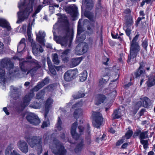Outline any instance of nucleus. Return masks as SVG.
Listing matches in <instances>:
<instances>
[{
	"label": "nucleus",
	"mask_w": 155,
	"mask_h": 155,
	"mask_svg": "<svg viewBox=\"0 0 155 155\" xmlns=\"http://www.w3.org/2000/svg\"><path fill=\"white\" fill-rule=\"evenodd\" d=\"M29 0V2L28 4L26 3V0H20L21 2L18 3V7L20 11L17 13L18 20L17 23H19L27 19L33 11L34 0Z\"/></svg>",
	"instance_id": "obj_1"
},
{
	"label": "nucleus",
	"mask_w": 155,
	"mask_h": 155,
	"mask_svg": "<svg viewBox=\"0 0 155 155\" xmlns=\"http://www.w3.org/2000/svg\"><path fill=\"white\" fill-rule=\"evenodd\" d=\"M0 81L2 84H5V82L4 68L6 67L9 75L15 77L17 76L18 74V71L14 67L13 64L9 59L5 58L2 59L0 61Z\"/></svg>",
	"instance_id": "obj_2"
},
{
	"label": "nucleus",
	"mask_w": 155,
	"mask_h": 155,
	"mask_svg": "<svg viewBox=\"0 0 155 155\" xmlns=\"http://www.w3.org/2000/svg\"><path fill=\"white\" fill-rule=\"evenodd\" d=\"M40 64V62L34 59L31 61H25L21 59L19 62L21 70L24 72L28 71L27 74L31 72L35 71L40 68L41 67Z\"/></svg>",
	"instance_id": "obj_3"
},
{
	"label": "nucleus",
	"mask_w": 155,
	"mask_h": 155,
	"mask_svg": "<svg viewBox=\"0 0 155 155\" xmlns=\"http://www.w3.org/2000/svg\"><path fill=\"white\" fill-rule=\"evenodd\" d=\"M139 35L138 34L136 35L130 43V54L127 61L128 63L131 61L132 62L134 61V58L136 57L140 50L138 43L137 41Z\"/></svg>",
	"instance_id": "obj_4"
},
{
	"label": "nucleus",
	"mask_w": 155,
	"mask_h": 155,
	"mask_svg": "<svg viewBox=\"0 0 155 155\" xmlns=\"http://www.w3.org/2000/svg\"><path fill=\"white\" fill-rule=\"evenodd\" d=\"M26 140L32 148L37 147V153L40 154L42 152V137L39 136H35L31 137H26Z\"/></svg>",
	"instance_id": "obj_5"
},
{
	"label": "nucleus",
	"mask_w": 155,
	"mask_h": 155,
	"mask_svg": "<svg viewBox=\"0 0 155 155\" xmlns=\"http://www.w3.org/2000/svg\"><path fill=\"white\" fill-rule=\"evenodd\" d=\"M53 143L52 145H50V148L55 155H66L67 151L62 143L56 138L54 139Z\"/></svg>",
	"instance_id": "obj_6"
},
{
	"label": "nucleus",
	"mask_w": 155,
	"mask_h": 155,
	"mask_svg": "<svg viewBox=\"0 0 155 155\" xmlns=\"http://www.w3.org/2000/svg\"><path fill=\"white\" fill-rule=\"evenodd\" d=\"M65 28L66 34L64 35L57 36L55 35L56 33L53 31L54 39L58 43L60 44L61 46L66 47L67 45L68 34L70 31L69 23L67 21H66Z\"/></svg>",
	"instance_id": "obj_7"
},
{
	"label": "nucleus",
	"mask_w": 155,
	"mask_h": 155,
	"mask_svg": "<svg viewBox=\"0 0 155 155\" xmlns=\"http://www.w3.org/2000/svg\"><path fill=\"white\" fill-rule=\"evenodd\" d=\"M92 115L93 118L92 122L93 126L97 128H99L103 122V118L102 114L98 112H93Z\"/></svg>",
	"instance_id": "obj_8"
},
{
	"label": "nucleus",
	"mask_w": 155,
	"mask_h": 155,
	"mask_svg": "<svg viewBox=\"0 0 155 155\" xmlns=\"http://www.w3.org/2000/svg\"><path fill=\"white\" fill-rule=\"evenodd\" d=\"M28 39L29 42L31 43V46L32 47V51L33 53L35 55H37L38 52L39 51L42 52L43 49L40 45L36 44L35 42L33 41L31 38V33H27Z\"/></svg>",
	"instance_id": "obj_9"
},
{
	"label": "nucleus",
	"mask_w": 155,
	"mask_h": 155,
	"mask_svg": "<svg viewBox=\"0 0 155 155\" xmlns=\"http://www.w3.org/2000/svg\"><path fill=\"white\" fill-rule=\"evenodd\" d=\"M26 118L28 122L33 125H37L40 123L38 117L34 113H29L27 114Z\"/></svg>",
	"instance_id": "obj_10"
},
{
	"label": "nucleus",
	"mask_w": 155,
	"mask_h": 155,
	"mask_svg": "<svg viewBox=\"0 0 155 155\" xmlns=\"http://www.w3.org/2000/svg\"><path fill=\"white\" fill-rule=\"evenodd\" d=\"M88 46L86 43L83 42L79 44L75 49V53L78 55H81L85 53L88 50Z\"/></svg>",
	"instance_id": "obj_11"
},
{
	"label": "nucleus",
	"mask_w": 155,
	"mask_h": 155,
	"mask_svg": "<svg viewBox=\"0 0 155 155\" xmlns=\"http://www.w3.org/2000/svg\"><path fill=\"white\" fill-rule=\"evenodd\" d=\"M77 72L78 71L74 69L69 70L64 74V79L66 81H70L74 78Z\"/></svg>",
	"instance_id": "obj_12"
},
{
	"label": "nucleus",
	"mask_w": 155,
	"mask_h": 155,
	"mask_svg": "<svg viewBox=\"0 0 155 155\" xmlns=\"http://www.w3.org/2000/svg\"><path fill=\"white\" fill-rule=\"evenodd\" d=\"M53 100L51 97L48 98L45 101L44 114V117L45 119L47 117L50 109L52 107V104H53Z\"/></svg>",
	"instance_id": "obj_13"
},
{
	"label": "nucleus",
	"mask_w": 155,
	"mask_h": 155,
	"mask_svg": "<svg viewBox=\"0 0 155 155\" xmlns=\"http://www.w3.org/2000/svg\"><path fill=\"white\" fill-rule=\"evenodd\" d=\"M148 131L141 132V130L138 129L134 132L133 137L135 138L138 136L140 140L148 138Z\"/></svg>",
	"instance_id": "obj_14"
},
{
	"label": "nucleus",
	"mask_w": 155,
	"mask_h": 155,
	"mask_svg": "<svg viewBox=\"0 0 155 155\" xmlns=\"http://www.w3.org/2000/svg\"><path fill=\"white\" fill-rule=\"evenodd\" d=\"M17 146L22 152L26 153L28 150V145L26 142L24 140H20L17 143Z\"/></svg>",
	"instance_id": "obj_15"
},
{
	"label": "nucleus",
	"mask_w": 155,
	"mask_h": 155,
	"mask_svg": "<svg viewBox=\"0 0 155 155\" xmlns=\"http://www.w3.org/2000/svg\"><path fill=\"white\" fill-rule=\"evenodd\" d=\"M34 95L35 94L33 92L29 93L28 94L26 95L24 98L23 102L21 104L22 107L24 108L27 106L29 104L31 100L34 97Z\"/></svg>",
	"instance_id": "obj_16"
},
{
	"label": "nucleus",
	"mask_w": 155,
	"mask_h": 155,
	"mask_svg": "<svg viewBox=\"0 0 155 155\" xmlns=\"http://www.w3.org/2000/svg\"><path fill=\"white\" fill-rule=\"evenodd\" d=\"M14 147V143H11L6 148L5 152V155H20L15 150H14L12 151V149Z\"/></svg>",
	"instance_id": "obj_17"
},
{
	"label": "nucleus",
	"mask_w": 155,
	"mask_h": 155,
	"mask_svg": "<svg viewBox=\"0 0 155 155\" xmlns=\"http://www.w3.org/2000/svg\"><path fill=\"white\" fill-rule=\"evenodd\" d=\"M78 126L77 122H75L72 124L71 128V134L73 137L76 140H78L80 135L76 133V129Z\"/></svg>",
	"instance_id": "obj_18"
},
{
	"label": "nucleus",
	"mask_w": 155,
	"mask_h": 155,
	"mask_svg": "<svg viewBox=\"0 0 155 155\" xmlns=\"http://www.w3.org/2000/svg\"><path fill=\"white\" fill-rule=\"evenodd\" d=\"M89 124H87V129L85 130V141L87 144L90 145L91 142V131Z\"/></svg>",
	"instance_id": "obj_19"
},
{
	"label": "nucleus",
	"mask_w": 155,
	"mask_h": 155,
	"mask_svg": "<svg viewBox=\"0 0 155 155\" xmlns=\"http://www.w3.org/2000/svg\"><path fill=\"white\" fill-rule=\"evenodd\" d=\"M67 10L72 17H75L78 15V8L74 5L68 7L67 8Z\"/></svg>",
	"instance_id": "obj_20"
},
{
	"label": "nucleus",
	"mask_w": 155,
	"mask_h": 155,
	"mask_svg": "<svg viewBox=\"0 0 155 155\" xmlns=\"http://www.w3.org/2000/svg\"><path fill=\"white\" fill-rule=\"evenodd\" d=\"M10 89L11 91V97L15 100L18 99L20 95V93L18 91V88L12 86L10 87Z\"/></svg>",
	"instance_id": "obj_21"
},
{
	"label": "nucleus",
	"mask_w": 155,
	"mask_h": 155,
	"mask_svg": "<svg viewBox=\"0 0 155 155\" xmlns=\"http://www.w3.org/2000/svg\"><path fill=\"white\" fill-rule=\"evenodd\" d=\"M36 39L38 41L41 45H44L45 33L42 31H39L38 33L36 34Z\"/></svg>",
	"instance_id": "obj_22"
},
{
	"label": "nucleus",
	"mask_w": 155,
	"mask_h": 155,
	"mask_svg": "<svg viewBox=\"0 0 155 155\" xmlns=\"http://www.w3.org/2000/svg\"><path fill=\"white\" fill-rule=\"evenodd\" d=\"M81 23L80 21V20L78 22V31H77V41H78V42H79L80 40L81 41H83L86 38L85 35L83 34L82 35V36L80 37V38H78V37L79 35L82 32L81 31Z\"/></svg>",
	"instance_id": "obj_23"
},
{
	"label": "nucleus",
	"mask_w": 155,
	"mask_h": 155,
	"mask_svg": "<svg viewBox=\"0 0 155 155\" xmlns=\"http://www.w3.org/2000/svg\"><path fill=\"white\" fill-rule=\"evenodd\" d=\"M125 25L127 27L132 26L134 23L133 18L130 14L127 15L125 16Z\"/></svg>",
	"instance_id": "obj_24"
},
{
	"label": "nucleus",
	"mask_w": 155,
	"mask_h": 155,
	"mask_svg": "<svg viewBox=\"0 0 155 155\" xmlns=\"http://www.w3.org/2000/svg\"><path fill=\"white\" fill-rule=\"evenodd\" d=\"M140 99L142 101V106L143 107L147 108H148L150 107L151 104V102L149 98L147 97H144L143 98H140Z\"/></svg>",
	"instance_id": "obj_25"
},
{
	"label": "nucleus",
	"mask_w": 155,
	"mask_h": 155,
	"mask_svg": "<svg viewBox=\"0 0 155 155\" xmlns=\"http://www.w3.org/2000/svg\"><path fill=\"white\" fill-rule=\"evenodd\" d=\"M0 26L6 28L8 31H10L11 29L8 22L4 19L0 18Z\"/></svg>",
	"instance_id": "obj_26"
},
{
	"label": "nucleus",
	"mask_w": 155,
	"mask_h": 155,
	"mask_svg": "<svg viewBox=\"0 0 155 155\" xmlns=\"http://www.w3.org/2000/svg\"><path fill=\"white\" fill-rule=\"evenodd\" d=\"M146 84L148 87H151L155 84V76L150 75Z\"/></svg>",
	"instance_id": "obj_27"
},
{
	"label": "nucleus",
	"mask_w": 155,
	"mask_h": 155,
	"mask_svg": "<svg viewBox=\"0 0 155 155\" xmlns=\"http://www.w3.org/2000/svg\"><path fill=\"white\" fill-rule=\"evenodd\" d=\"M84 140L83 139H81L80 142L78 143L74 149V151L76 153H78L81 150L84 145Z\"/></svg>",
	"instance_id": "obj_28"
},
{
	"label": "nucleus",
	"mask_w": 155,
	"mask_h": 155,
	"mask_svg": "<svg viewBox=\"0 0 155 155\" xmlns=\"http://www.w3.org/2000/svg\"><path fill=\"white\" fill-rule=\"evenodd\" d=\"M70 51V50L69 49H67L62 53V54L61 55V58L63 61L64 62H67L68 61V58L67 56L69 53Z\"/></svg>",
	"instance_id": "obj_29"
},
{
	"label": "nucleus",
	"mask_w": 155,
	"mask_h": 155,
	"mask_svg": "<svg viewBox=\"0 0 155 155\" xmlns=\"http://www.w3.org/2000/svg\"><path fill=\"white\" fill-rule=\"evenodd\" d=\"M82 58L81 57L73 58L72 59L71 64L73 67L76 66L79 64L81 61Z\"/></svg>",
	"instance_id": "obj_30"
},
{
	"label": "nucleus",
	"mask_w": 155,
	"mask_h": 155,
	"mask_svg": "<svg viewBox=\"0 0 155 155\" xmlns=\"http://www.w3.org/2000/svg\"><path fill=\"white\" fill-rule=\"evenodd\" d=\"M84 15L85 17L87 18L91 21L95 22V20L94 18V15L90 12H85Z\"/></svg>",
	"instance_id": "obj_31"
},
{
	"label": "nucleus",
	"mask_w": 155,
	"mask_h": 155,
	"mask_svg": "<svg viewBox=\"0 0 155 155\" xmlns=\"http://www.w3.org/2000/svg\"><path fill=\"white\" fill-rule=\"evenodd\" d=\"M94 28V23H92L90 25H88L87 28V33L88 35H91L93 34Z\"/></svg>",
	"instance_id": "obj_32"
},
{
	"label": "nucleus",
	"mask_w": 155,
	"mask_h": 155,
	"mask_svg": "<svg viewBox=\"0 0 155 155\" xmlns=\"http://www.w3.org/2000/svg\"><path fill=\"white\" fill-rule=\"evenodd\" d=\"M85 4L87 9H90L93 6V3L92 0H85Z\"/></svg>",
	"instance_id": "obj_33"
},
{
	"label": "nucleus",
	"mask_w": 155,
	"mask_h": 155,
	"mask_svg": "<svg viewBox=\"0 0 155 155\" xmlns=\"http://www.w3.org/2000/svg\"><path fill=\"white\" fill-rule=\"evenodd\" d=\"M87 73L86 71H84L80 75V80L81 82L85 81L87 79Z\"/></svg>",
	"instance_id": "obj_34"
},
{
	"label": "nucleus",
	"mask_w": 155,
	"mask_h": 155,
	"mask_svg": "<svg viewBox=\"0 0 155 155\" xmlns=\"http://www.w3.org/2000/svg\"><path fill=\"white\" fill-rule=\"evenodd\" d=\"M41 106V104L40 102H34L29 106L30 107L35 109L40 108Z\"/></svg>",
	"instance_id": "obj_35"
},
{
	"label": "nucleus",
	"mask_w": 155,
	"mask_h": 155,
	"mask_svg": "<svg viewBox=\"0 0 155 155\" xmlns=\"http://www.w3.org/2000/svg\"><path fill=\"white\" fill-rule=\"evenodd\" d=\"M112 116L113 119L120 118L121 116L120 112L119 110H114Z\"/></svg>",
	"instance_id": "obj_36"
},
{
	"label": "nucleus",
	"mask_w": 155,
	"mask_h": 155,
	"mask_svg": "<svg viewBox=\"0 0 155 155\" xmlns=\"http://www.w3.org/2000/svg\"><path fill=\"white\" fill-rule=\"evenodd\" d=\"M82 110L81 109H76L74 113V116L75 118H77L79 116L82 115Z\"/></svg>",
	"instance_id": "obj_37"
},
{
	"label": "nucleus",
	"mask_w": 155,
	"mask_h": 155,
	"mask_svg": "<svg viewBox=\"0 0 155 155\" xmlns=\"http://www.w3.org/2000/svg\"><path fill=\"white\" fill-rule=\"evenodd\" d=\"M52 59L53 62L54 64L57 65L58 64L59 61L58 59V55L57 53L52 54Z\"/></svg>",
	"instance_id": "obj_38"
},
{
	"label": "nucleus",
	"mask_w": 155,
	"mask_h": 155,
	"mask_svg": "<svg viewBox=\"0 0 155 155\" xmlns=\"http://www.w3.org/2000/svg\"><path fill=\"white\" fill-rule=\"evenodd\" d=\"M145 72V70H139L138 69H137L136 72H134V77L135 78H137L139 77Z\"/></svg>",
	"instance_id": "obj_39"
},
{
	"label": "nucleus",
	"mask_w": 155,
	"mask_h": 155,
	"mask_svg": "<svg viewBox=\"0 0 155 155\" xmlns=\"http://www.w3.org/2000/svg\"><path fill=\"white\" fill-rule=\"evenodd\" d=\"M102 76V78L99 81V83L100 85L103 84V83L102 82L103 80H104V82H106L109 79V77L108 75H107L106 74V75H104H104H103Z\"/></svg>",
	"instance_id": "obj_40"
},
{
	"label": "nucleus",
	"mask_w": 155,
	"mask_h": 155,
	"mask_svg": "<svg viewBox=\"0 0 155 155\" xmlns=\"http://www.w3.org/2000/svg\"><path fill=\"white\" fill-rule=\"evenodd\" d=\"M62 124V122L60 117H59L58 118L57 123L55 125V127L59 131L61 130L62 129L61 127Z\"/></svg>",
	"instance_id": "obj_41"
},
{
	"label": "nucleus",
	"mask_w": 155,
	"mask_h": 155,
	"mask_svg": "<svg viewBox=\"0 0 155 155\" xmlns=\"http://www.w3.org/2000/svg\"><path fill=\"white\" fill-rule=\"evenodd\" d=\"M141 144L143 145L144 149H146L148 148V140H144L143 139L140 140Z\"/></svg>",
	"instance_id": "obj_42"
},
{
	"label": "nucleus",
	"mask_w": 155,
	"mask_h": 155,
	"mask_svg": "<svg viewBox=\"0 0 155 155\" xmlns=\"http://www.w3.org/2000/svg\"><path fill=\"white\" fill-rule=\"evenodd\" d=\"M44 86L42 82H39L37 85L33 88L34 91H37Z\"/></svg>",
	"instance_id": "obj_43"
},
{
	"label": "nucleus",
	"mask_w": 155,
	"mask_h": 155,
	"mask_svg": "<svg viewBox=\"0 0 155 155\" xmlns=\"http://www.w3.org/2000/svg\"><path fill=\"white\" fill-rule=\"evenodd\" d=\"M59 8V5L54 3L52 5L49 6V9L50 12L53 13L54 12L56 8Z\"/></svg>",
	"instance_id": "obj_44"
},
{
	"label": "nucleus",
	"mask_w": 155,
	"mask_h": 155,
	"mask_svg": "<svg viewBox=\"0 0 155 155\" xmlns=\"http://www.w3.org/2000/svg\"><path fill=\"white\" fill-rule=\"evenodd\" d=\"M42 8V5H39L37 8L35 12L32 15V17L33 18H35V17L36 15L40 12Z\"/></svg>",
	"instance_id": "obj_45"
},
{
	"label": "nucleus",
	"mask_w": 155,
	"mask_h": 155,
	"mask_svg": "<svg viewBox=\"0 0 155 155\" xmlns=\"http://www.w3.org/2000/svg\"><path fill=\"white\" fill-rule=\"evenodd\" d=\"M85 95L84 93L81 91H79L77 95L74 96L73 97L75 99H78L84 97Z\"/></svg>",
	"instance_id": "obj_46"
},
{
	"label": "nucleus",
	"mask_w": 155,
	"mask_h": 155,
	"mask_svg": "<svg viewBox=\"0 0 155 155\" xmlns=\"http://www.w3.org/2000/svg\"><path fill=\"white\" fill-rule=\"evenodd\" d=\"M133 134V131L131 130H129L126 133L125 137L127 139H128L130 138Z\"/></svg>",
	"instance_id": "obj_47"
},
{
	"label": "nucleus",
	"mask_w": 155,
	"mask_h": 155,
	"mask_svg": "<svg viewBox=\"0 0 155 155\" xmlns=\"http://www.w3.org/2000/svg\"><path fill=\"white\" fill-rule=\"evenodd\" d=\"M44 91H41L38 92L36 96V98L38 99H41L44 97V95L45 94Z\"/></svg>",
	"instance_id": "obj_48"
},
{
	"label": "nucleus",
	"mask_w": 155,
	"mask_h": 155,
	"mask_svg": "<svg viewBox=\"0 0 155 155\" xmlns=\"http://www.w3.org/2000/svg\"><path fill=\"white\" fill-rule=\"evenodd\" d=\"M106 98V97L104 95H100L99 96V101L100 103L98 104L96 103L95 104L97 105H98L99 104H101V103L104 102V101L105 100Z\"/></svg>",
	"instance_id": "obj_49"
},
{
	"label": "nucleus",
	"mask_w": 155,
	"mask_h": 155,
	"mask_svg": "<svg viewBox=\"0 0 155 155\" xmlns=\"http://www.w3.org/2000/svg\"><path fill=\"white\" fill-rule=\"evenodd\" d=\"M50 125V122L48 119L47 118L46 121L43 122L41 127L42 128H44L45 127H48Z\"/></svg>",
	"instance_id": "obj_50"
},
{
	"label": "nucleus",
	"mask_w": 155,
	"mask_h": 155,
	"mask_svg": "<svg viewBox=\"0 0 155 155\" xmlns=\"http://www.w3.org/2000/svg\"><path fill=\"white\" fill-rule=\"evenodd\" d=\"M148 46V40L147 39H145L142 41V46L147 51V47Z\"/></svg>",
	"instance_id": "obj_51"
},
{
	"label": "nucleus",
	"mask_w": 155,
	"mask_h": 155,
	"mask_svg": "<svg viewBox=\"0 0 155 155\" xmlns=\"http://www.w3.org/2000/svg\"><path fill=\"white\" fill-rule=\"evenodd\" d=\"M5 52L3 44L0 41V55Z\"/></svg>",
	"instance_id": "obj_52"
},
{
	"label": "nucleus",
	"mask_w": 155,
	"mask_h": 155,
	"mask_svg": "<svg viewBox=\"0 0 155 155\" xmlns=\"http://www.w3.org/2000/svg\"><path fill=\"white\" fill-rule=\"evenodd\" d=\"M124 139L123 137L122 139L118 140L116 143V145L117 146H119L122 144L124 142Z\"/></svg>",
	"instance_id": "obj_53"
},
{
	"label": "nucleus",
	"mask_w": 155,
	"mask_h": 155,
	"mask_svg": "<svg viewBox=\"0 0 155 155\" xmlns=\"http://www.w3.org/2000/svg\"><path fill=\"white\" fill-rule=\"evenodd\" d=\"M143 105V103L141 101H138L136 104L135 107L137 110L139 109V108Z\"/></svg>",
	"instance_id": "obj_54"
},
{
	"label": "nucleus",
	"mask_w": 155,
	"mask_h": 155,
	"mask_svg": "<svg viewBox=\"0 0 155 155\" xmlns=\"http://www.w3.org/2000/svg\"><path fill=\"white\" fill-rule=\"evenodd\" d=\"M19 44H21L23 47V49H25L26 47L25 39L24 38H22L19 42Z\"/></svg>",
	"instance_id": "obj_55"
},
{
	"label": "nucleus",
	"mask_w": 155,
	"mask_h": 155,
	"mask_svg": "<svg viewBox=\"0 0 155 155\" xmlns=\"http://www.w3.org/2000/svg\"><path fill=\"white\" fill-rule=\"evenodd\" d=\"M145 18L144 16H143L142 17H138L137 21H136L135 25L136 26H137L139 24L140 21L142 19H143Z\"/></svg>",
	"instance_id": "obj_56"
},
{
	"label": "nucleus",
	"mask_w": 155,
	"mask_h": 155,
	"mask_svg": "<svg viewBox=\"0 0 155 155\" xmlns=\"http://www.w3.org/2000/svg\"><path fill=\"white\" fill-rule=\"evenodd\" d=\"M44 85L48 84L49 82V79L48 77L45 78L42 81H41Z\"/></svg>",
	"instance_id": "obj_57"
},
{
	"label": "nucleus",
	"mask_w": 155,
	"mask_h": 155,
	"mask_svg": "<svg viewBox=\"0 0 155 155\" xmlns=\"http://www.w3.org/2000/svg\"><path fill=\"white\" fill-rule=\"evenodd\" d=\"M129 27H128L125 30V32L126 33V35L130 37V34H131V30L130 29L128 28Z\"/></svg>",
	"instance_id": "obj_58"
},
{
	"label": "nucleus",
	"mask_w": 155,
	"mask_h": 155,
	"mask_svg": "<svg viewBox=\"0 0 155 155\" xmlns=\"http://www.w3.org/2000/svg\"><path fill=\"white\" fill-rule=\"evenodd\" d=\"M49 68V70L51 73L53 75H55L56 74V72L55 70L51 66Z\"/></svg>",
	"instance_id": "obj_59"
},
{
	"label": "nucleus",
	"mask_w": 155,
	"mask_h": 155,
	"mask_svg": "<svg viewBox=\"0 0 155 155\" xmlns=\"http://www.w3.org/2000/svg\"><path fill=\"white\" fill-rule=\"evenodd\" d=\"M81 102H77L72 106V108H75L76 107H80L81 106Z\"/></svg>",
	"instance_id": "obj_60"
},
{
	"label": "nucleus",
	"mask_w": 155,
	"mask_h": 155,
	"mask_svg": "<svg viewBox=\"0 0 155 155\" xmlns=\"http://www.w3.org/2000/svg\"><path fill=\"white\" fill-rule=\"evenodd\" d=\"M47 61L49 67L52 66L51 61L49 57H48L47 58Z\"/></svg>",
	"instance_id": "obj_61"
},
{
	"label": "nucleus",
	"mask_w": 155,
	"mask_h": 155,
	"mask_svg": "<svg viewBox=\"0 0 155 155\" xmlns=\"http://www.w3.org/2000/svg\"><path fill=\"white\" fill-rule=\"evenodd\" d=\"M78 128L79 130V132L81 133V134H82V133L84 130V127L81 126H79L78 127Z\"/></svg>",
	"instance_id": "obj_62"
},
{
	"label": "nucleus",
	"mask_w": 155,
	"mask_h": 155,
	"mask_svg": "<svg viewBox=\"0 0 155 155\" xmlns=\"http://www.w3.org/2000/svg\"><path fill=\"white\" fill-rule=\"evenodd\" d=\"M24 49H23V47H22V45L21 44H19L18 46V50H19V52H20L21 51L23 50Z\"/></svg>",
	"instance_id": "obj_63"
},
{
	"label": "nucleus",
	"mask_w": 155,
	"mask_h": 155,
	"mask_svg": "<svg viewBox=\"0 0 155 155\" xmlns=\"http://www.w3.org/2000/svg\"><path fill=\"white\" fill-rule=\"evenodd\" d=\"M140 67L138 68V69L139 70H142L143 69V67H144V63L143 62H141L140 63Z\"/></svg>",
	"instance_id": "obj_64"
}]
</instances>
